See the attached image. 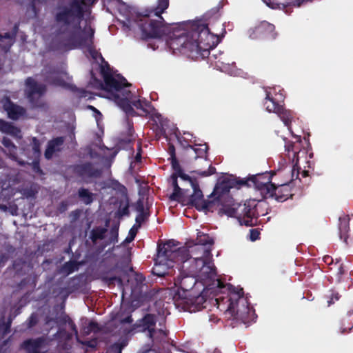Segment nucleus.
Wrapping results in <instances>:
<instances>
[{"label": "nucleus", "mask_w": 353, "mask_h": 353, "mask_svg": "<svg viewBox=\"0 0 353 353\" xmlns=\"http://www.w3.org/2000/svg\"><path fill=\"white\" fill-rule=\"evenodd\" d=\"M85 6L86 0H70L67 4L57 8L54 16V21L59 26L57 34H68L69 37L66 43L58 45L53 43V50L92 47L94 29L90 25L81 29L80 26L85 15Z\"/></svg>", "instance_id": "1"}, {"label": "nucleus", "mask_w": 353, "mask_h": 353, "mask_svg": "<svg viewBox=\"0 0 353 353\" xmlns=\"http://www.w3.org/2000/svg\"><path fill=\"white\" fill-rule=\"evenodd\" d=\"M178 38L171 40L170 43L181 54L193 60L208 58L212 65L218 68L229 65L223 52H213L214 50V35L210 32L208 25L192 23L190 27L189 34H177Z\"/></svg>", "instance_id": "2"}, {"label": "nucleus", "mask_w": 353, "mask_h": 353, "mask_svg": "<svg viewBox=\"0 0 353 353\" xmlns=\"http://www.w3.org/2000/svg\"><path fill=\"white\" fill-rule=\"evenodd\" d=\"M163 13L159 14L156 6L150 10L143 12H137L134 22L141 32L143 39L161 38L167 37L166 43L169 48L175 53L177 50L172 48L170 41L178 38L177 34H189L190 28L188 30L181 28H172L165 23Z\"/></svg>", "instance_id": "3"}, {"label": "nucleus", "mask_w": 353, "mask_h": 353, "mask_svg": "<svg viewBox=\"0 0 353 353\" xmlns=\"http://www.w3.org/2000/svg\"><path fill=\"white\" fill-rule=\"evenodd\" d=\"M174 241H168L163 244H158L157 254L154 259L152 273L159 277L172 274L174 264L185 262L188 253L185 247L176 248Z\"/></svg>", "instance_id": "4"}, {"label": "nucleus", "mask_w": 353, "mask_h": 353, "mask_svg": "<svg viewBox=\"0 0 353 353\" xmlns=\"http://www.w3.org/2000/svg\"><path fill=\"white\" fill-rule=\"evenodd\" d=\"M196 241V243L192 246L190 252L193 253L195 250H199L201 254L194 257L196 265L195 266H191L189 270L192 272H196L201 271L203 268H205L210 270V277L214 276L216 274L215 270L210 265H207L208 261L212 256L211 249L205 247L206 245L212 246L214 244L213 238L208 234L199 232Z\"/></svg>", "instance_id": "5"}, {"label": "nucleus", "mask_w": 353, "mask_h": 353, "mask_svg": "<svg viewBox=\"0 0 353 353\" xmlns=\"http://www.w3.org/2000/svg\"><path fill=\"white\" fill-rule=\"evenodd\" d=\"M176 268L179 270V274L174 278V285L178 288L176 295L183 299L198 288L197 280L194 276L196 273H191L186 268H183L180 263Z\"/></svg>", "instance_id": "6"}, {"label": "nucleus", "mask_w": 353, "mask_h": 353, "mask_svg": "<svg viewBox=\"0 0 353 353\" xmlns=\"http://www.w3.org/2000/svg\"><path fill=\"white\" fill-rule=\"evenodd\" d=\"M236 219L241 225L253 226L257 220L256 204L254 200H249L243 204L238 203L236 209Z\"/></svg>", "instance_id": "7"}, {"label": "nucleus", "mask_w": 353, "mask_h": 353, "mask_svg": "<svg viewBox=\"0 0 353 353\" xmlns=\"http://www.w3.org/2000/svg\"><path fill=\"white\" fill-rule=\"evenodd\" d=\"M274 175H275L274 172H266L250 176V181H251L252 186L260 192L262 197L264 199L271 196L270 194L275 184V183L272 182Z\"/></svg>", "instance_id": "8"}, {"label": "nucleus", "mask_w": 353, "mask_h": 353, "mask_svg": "<svg viewBox=\"0 0 353 353\" xmlns=\"http://www.w3.org/2000/svg\"><path fill=\"white\" fill-rule=\"evenodd\" d=\"M228 290L230 292L228 301L230 303L228 307V310L232 314L235 319H241L243 323H245L248 321V319L244 317L245 312H243L239 306V302L243 301V300H241L243 297V289L236 288L230 284L228 285Z\"/></svg>", "instance_id": "9"}, {"label": "nucleus", "mask_w": 353, "mask_h": 353, "mask_svg": "<svg viewBox=\"0 0 353 353\" xmlns=\"http://www.w3.org/2000/svg\"><path fill=\"white\" fill-rule=\"evenodd\" d=\"M120 80L116 79L112 74H107L103 72V81H101L94 78V81L97 84V87L101 90L106 91H116L121 92L124 90L125 87L130 86V84L127 82V80L120 74L118 75Z\"/></svg>", "instance_id": "10"}, {"label": "nucleus", "mask_w": 353, "mask_h": 353, "mask_svg": "<svg viewBox=\"0 0 353 353\" xmlns=\"http://www.w3.org/2000/svg\"><path fill=\"white\" fill-rule=\"evenodd\" d=\"M26 96L29 102L33 107H41L40 98L46 92V85L39 84L33 78L28 77L26 79Z\"/></svg>", "instance_id": "11"}, {"label": "nucleus", "mask_w": 353, "mask_h": 353, "mask_svg": "<svg viewBox=\"0 0 353 353\" xmlns=\"http://www.w3.org/2000/svg\"><path fill=\"white\" fill-rule=\"evenodd\" d=\"M148 336L151 340V342L144 345L139 353H148L152 350L153 347L159 350L164 343L168 341V332L162 328L150 330Z\"/></svg>", "instance_id": "12"}, {"label": "nucleus", "mask_w": 353, "mask_h": 353, "mask_svg": "<svg viewBox=\"0 0 353 353\" xmlns=\"http://www.w3.org/2000/svg\"><path fill=\"white\" fill-rule=\"evenodd\" d=\"M193 193L189 199L188 204L195 207L199 211H212L215 205V201L205 200L203 198L202 191L199 188V183H195L192 187Z\"/></svg>", "instance_id": "13"}, {"label": "nucleus", "mask_w": 353, "mask_h": 353, "mask_svg": "<svg viewBox=\"0 0 353 353\" xmlns=\"http://www.w3.org/2000/svg\"><path fill=\"white\" fill-rule=\"evenodd\" d=\"M207 293L208 292L205 291V288H203L201 292L199 290L198 291L195 290L191 294H188L182 300H184V302L190 305L192 311H199L206 307L204 304L207 301Z\"/></svg>", "instance_id": "14"}, {"label": "nucleus", "mask_w": 353, "mask_h": 353, "mask_svg": "<svg viewBox=\"0 0 353 353\" xmlns=\"http://www.w3.org/2000/svg\"><path fill=\"white\" fill-rule=\"evenodd\" d=\"M270 194H271L270 198H274L279 202L292 198L293 196L292 181H286L282 183H275Z\"/></svg>", "instance_id": "15"}, {"label": "nucleus", "mask_w": 353, "mask_h": 353, "mask_svg": "<svg viewBox=\"0 0 353 353\" xmlns=\"http://www.w3.org/2000/svg\"><path fill=\"white\" fill-rule=\"evenodd\" d=\"M48 345L46 337L42 336L36 339H28L23 341L21 348L26 351V353H47V351L40 350Z\"/></svg>", "instance_id": "16"}, {"label": "nucleus", "mask_w": 353, "mask_h": 353, "mask_svg": "<svg viewBox=\"0 0 353 353\" xmlns=\"http://www.w3.org/2000/svg\"><path fill=\"white\" fill-rule=\"evenodd\" d=\"M156 322V316L154 314H147L141 320L134 323L132 328L125 330V333L128 334L135 330H138L140 332L148 331V334H149L150 330L155 329Z\"/></svg>", "instance_id": "17"}, {"label": "nucleus", "mask_w": 353, "mask_h": 353, "mask_svg": "<svg viewBox=\"0 0 353 353\" xmlns=\"http://www.w3.org/2000/svg\"><path fill=\"white\" fill-rule=\"evenodd\" d=\"M234 187V180L225 178L221 181H219L213 190L212 194L216 198L214 201L215 202H221L225 196H228L230 190Z\"/></svg>", "instance_id": "18"}, {"label": "nucleus", "mask_w": 353, "mask_h": 353, "mask_svg": "<svg viewBox=\"0 0 353 353\" xmlns=\"http://www.w3.org/2000/svg\"><path fill=\"white\" fill-rule=\"evenodd\" d=\"M73 172L81 177L99 178L101 175V171L95 168L90 162L74 165Z\"/></svg>", "instance_id": "19"}, {"label": "nucleus", "mask_w": 353, "mask_h": 353, "mask_svg": "<svg viewBox=\"0 0 353 353\" xmlns=\"http://www.w3.org/2000/svg\"><path fill=\"white\" fill-rule=\"evenodd\" d=\"M123 97H121L119 94L114 95V101L117 105L129 116L136 117L138 114L132 107V103L129 100L131 95L130 90H124L122 91Z\"/></svg>", "instance_id": "20"}, {"label": "nucleus", "mask_w": 353, "mask_h": 353, "mask_svg": "<svg viewBox=\"0 0 353 353\" xmlns=\"http://www.w3.org/2000/svg\"><path fill=\"white\" fill-rule=\"evenodd\" d=\"M132 105L137 109L140 110L142 112L139 114L140 116L148 117L150 115L152 117L156 116L157 117L161 116L159 113L155 112L156 109L151 102L145 99L135 100L132 102Z\"/></svg>", "instance_id": "21"}, {"label": "nucleus", "mask_w": 353, "mask_h": 353, "mask_svg": "<svg viewBox=\"0 0 353 353\" xmlns=\"http://www.w3.org/2000/svg\"><path fill=\"white\" fill-rule=\"evenodd\" d=\"M65 138L63 137H57L50 140L48 142L46 149L44 152L45 158L50 160L52 158L54 154L61 150L63 145Z\"/></svg>", "instance_id": "22"}, {"label": "nucleus", "mask_w": 353, "mask_h": 353, "mask_svg": "<svg viewBox=\"0 0 353 353\" xmlns=\"http://www.w3.org/2000/svg\"><path fill=\"white\" fill-rule=\"evenodd\" d=\"M3 108L7 112L8 117L12 120L18 119L24 113V109L14 103H13L10 99H8L7 102L4 103Z\"/></svg>", "instance_id": "23"}, {"label": "nucleus", "mask_w": 353, "mask_h": 353, "mask_svg": "<svg viewBox=\"0 0 353 353\" xmlns=\"http://www.w3.org/2000/svg\"><path fill=\"white\" fill-rule=\"evenodd\" d=\"M339 230L340 239L343 240L346 245H348L347 239L350 232V218L348 216L345 215L339 218Z\"/></svg>", "instance_id": "24"}, {"label": "nucleus", "mask_w": 353, "mask_h": 353, "mask_svg": "<svg viewBox=\"0 0 353 353\" xmlns=\"http://www.w3.org/2000/svg\"><path fill=\"white\" fill-rule=\"evenodd\" d=\"M256 32L258 34H263L265 37H270L272 39H274L276 35L274 26L267 21H262L256 28Z\"/></svg>", "instance_id": "25"}, {"label": "nucleus", "mask_w": 353, "mask_h": 353, "mask_svg": "<svg viewBox=\"0 0 353 353\" xmlns=\"http://www.w3.org/2000/svg\"><path fill=\"white\" fill-rule=\"evenodd\" d=\"M0 132L14 137H19L21 134L19 128L1 119H0Z\"/></svg>", "instance_id": "26"}, {"label": "nucleus", "mask_w": 353, "mask_h": 353, "mask_svg": "<svg viewBox=\"0 0 353 353\" xmlns=\"http://www.w3.org/2000/svg\"><path fill=\"white\" fill-rule=\"evenodd\" d=\"M276 114L279 117L285 126L288 128L290 127L292 121L294 118V114L291 110H287L281 105L280 109H279V111L276 112Z\"/></svg>", "instance_id": "27"}, {"label": "nucleus", "mask_w": 353, "mask_h": 353, "mask_svg": "<svg viewBox=\"0 0 353 353\" xmlns=\"http://www.w3.org/2000/svg\"><path fill=\"white\" fill-rule=\"evenodd\" d=\"M265 100L264 103L267 111L276 114L282 105L276 101V100L271 96V93L270 92H266Z\"/></svg>", "instance_id": "28"}, {"label": "nucleus", "mask_w": 353, "mask_h": 353, "mask_svg": "<svg viewBox=\"0 0 353 353\" xmlns=\"http://www.w3.org/2000/svg\"><path fill=\"white\" fill-rule=\"evenodd\" d=\"M192 248V246L190 247L189 249H187L186 248H185L188 253V256L185 262H180V263L182 264V268H186L190 272V271L189 270V268L191 266H195V265H196V262H195L194 257L196 255H201V251L199 250H195L194 252L193 253H192L190 252ZM199 272L200 271H198L196 273H199ZM191 273H192V272H191Z\"/></svg>", "instance_id": "29"}, {"label": "nucleus", "mask_w": 353, "mask_h": 353, "mask_svg": "<svg viewBox=\"0 0 353 353\" xmlns=\"http://www.w3.org/2000/svg\"><path fill=\"white\" fill-rule=\"evenodd\" d=\"M179 141L181 142L184 148H190L194 150L196 154L195 158H202L206 157L207 150L208 149V145L206 143L203 145H195L194 146H192L188 143H186L185 145L183 144L180 139H179Z\"/></svg>", "instance_id": "30"}, {"label": "nucleus", "mask_w": 353, "mask_h": 353, "mask_svg": "<svg viewBox=\"0 0 353 353\" xmlns=\"http://www.w3.org/2000/svg\"><path fill=\"white\" fill-rule=\"evenodd\" d=\"M2 144L6 148L8 152V155L12 159H16L17 157V147L13 142L8 138L3 137L2 139Z\"/></svg>", "instance_id": "31"}, {"label": "nucleus", "mask_w": 353, "mask_h": 353, "mask_svg": "<svg viewBox=\"0 0 353 353\" xmlns=\"http://www.w3.org/2000/svg\"><path fill=\"white\" fill-rule=\"evenodd\" d=\"M81 265L80 262L74 260H70L65 262L61 267V271L65 275H69L75 271H77Z\"/></svg>", "instance_id": "32"}, {"label": "nucleus", "mask_w": 353, "mask_h": 353, "mask_svg": "<svg viewBox=\"0 0 353 353\" xmlns=\"http://www.w3.org/2000/svg\"><path fill=\"white\" fill-rule=\"evenodd\" d=\"M237 203H234L233 201H230L229 204H223L220 208L219 212L222 214H226L230 217H234L236 219V209Z\"/></svg>", "instance_id": "33"}, {"label": "nucleus", "mask_w": 353, "mask_h": 353, "mask_svg": "<svg viewBox=\"0 0 353 353\" xmlns=\"http://www.w3.org/2000/svg\"><path fill=\"white\" fill-rule=\"evenodd\" d=\"M106 232V228L102 227H96L91 230L90 238L93 243H96L97 240L103 239Z\"/></svg>", "instance_id": "34"}, {"label": "nucleus", "mask_w": 353, "mask_h": 353, "mask_svg": "<svg viewBox=\"0 0 353 353\" xmlns=\"http://www.w3.org/2000/svg\"><path fill=\"white\" fill-rule=\"evenodd\" d=\"M79 197L86 205H89L93 201V194L88 189L80 188L78 190Z\"/></svg>", "instance_id": "35"}, {"label": "nucleus", "mask_w": 353, "mask_h": 353, "mask_svg": "<svg viewBox=\"0 0 353 353\" xmlns=\"http://www.w3.org/2000/svg\"><path fill=\"white\" fill-rule=\"evenodd\" d=\"M341 297V295L338 291L334 289H331L327 291L325 294V298L327 300V306H330L334 304L336 301H338Z\"/></svg>", "instance_id": "36"}, {"label": "nucleus", "mask_w": 353, "mask_h": 353, "mask_svg": "<svg viewBox=\"0 0 353 353\" xmlns=\"http://www.w3.org/2000/svg\"><path fill=\"white\" fill-rule=\"evenodd\" d=\"M12 321L11 317H9L7 322H5L3 320L0 321V339L4 338L10 332Z\"/></svg>", "instance_id": "37"}, {"label": "nucleus", "mask_w": 353, "mask_h": 353, "mask_svg": "<svg viewBox=\"0 0 353 353\" xmlns=\"http://www.w3.org/2000/svg\"><path fill=\"white\" fill-rule=\"evenodd\" d=\"M31 146L33 155L35 157H39L41 154V143L39 139L36 137H32L31 141Z\"/></svg>", "instance_id": "38"}, {"label": "nucleus", "mask_w": 353, "mask_h": 353, "mask_svg": "<svg viewBox=\"0 0 353 353\" xmlns=\"http://www.w3.org/2000/svg\"><path fill=\"white\" fill-rule=\"evenodd\" d=\"M169 0H157L156 10L159 14L163 13L169 7Z\"/></svg>", "instance_id": "39"}, {"label": "nucleus", "mask_w": 353, "mask_h": 353, "mask_svg": "<svg viewBox=\"0 0 353 353\" xmlns=\"http://www.w3.org/2000/svg\"><path fill=\"white\" fill-rule=\"evenodd\" d=\"M101 328L100 327L98 323L95 321H90L87 327V330L85 331L86 334H90V332L98 333L101 332Z\"/></svg>", "instance_id": "40"}, {"label": "nucleus", "mask_w": 353, "mask_h": 353, "mask_svg": "<svg viewBox=\"0 0 353 353\" xmlns=\"http://www.w3.org/2000/svg\"><path fill=\"white\" fill-rule=\"evenodd\" d=\"M103 280L108 283V285H114V282H117L119 285H123L122 279L118 276H103Z\"/></svg>", "instance_id": "41"}, {"label": "nucleus", "mask_w": 353, "mask_h": 353, "mask_svg": "<svg viewBox=\"0 0 353 353\" xmlns=\"http://www.w3.org/2000/svg\"><path fill=\"white\" fill-rule=\"evenodd\" d=\"M174 174L177 176V177H180L181 179L190 182L192 188L193 187V185H195V183H198L196 179H192L189 175L185 174L183 170L179 173Z\"/></svg>", "instance_id": "42"}, {"label": "nucleus", "mask_w": 353, "mask_h": 353, "mask_svg": "<svg viewBox=\"0 0 353 353\" xmlns=\"http://www.w3.org/2000/svg\"><path fill=\"white\" fill-rule=\"evenodd\" d=\"M284 140H285V150L288 151V152H292L293 157H295V156L297 154V151L294 149V147H295L294 143H293L290 141H288L285 139Z\"/></svg>", "instance_id": "43"}, {"label": "nucleus", "mask_w": 353, "mask_h": 353, "mask_svg": "<svg viewBox=\"0 0 353 353\" xmlns=\"http://www.w3.org/2000/svg\"><path fill=\"white\" fill-rule=\"evenodd\" d=\"M117 215L119 217H122L123 216H129L130 210H129V203H126L125 205L121 208V206L117 210Z\"/></svg>", "instance_id": "44"}, {"label": "nucleus", "mask_w": 353, "mask_h": 353, "mask_svg": "<svg viewBox=\"0 0 353 353\" xmlns=\"http://www.w3.org/2000/svg\"><path fill=\"white\" fill-rule=\"evenodd\" d=\"M170 160H171V165L174 170V173L181 172L183 170V169L181 168L176 157L170 159Z\"/></svg>", "instance_id": "45"}, {"label": "nucleus", "mask_w": 353, "mask_h": 353, "mask_svg": "<svg viewBox=\"0 0 353 353\" xmlns=\"http://www.w3.org/2000/svg\"><path fill=\"white\" fill-rule=\"evenodd\" d=\"M139 228V227H137V224L132 226V228L129 231L128 236L125 239L126 241L130 242L134 240L137 235V230Z\"/></svg>", "instance_id": "46"}, {"label": "nucleus", "mask_w": 353, "mask_h": 353, "mask_svg": "<svg viewBox=\"0 0 353 353\" xmlns=\"http://www.w3.org/2000/svg\"><path fill=\"white\" fill-rule=\"evenodd\" d=\"M148 216V214L147 212L143 213H139L135 219L136 224L137 225V227H141L142 223H143Z\"/></svg>", "instance_id": "47"}, {"label": "nucleus", "mask_w": 353, "mask_h": 353, "mask_svg": "<svg viewBox=\"0 0 353 353\" xmlns=\"http://www.w3.org/2000/svg\"><path fill=\"white\" fill-rule=\"evenodd\" d=\"M135 210L138 213H143L145 212L144 203L142 199H139L134 204Z\"/></svg>", "instance_id": "48"}, {"label": "nucleus", "mask_w": 353, "mask_h": 353, "mask_svg": "<svg viewBox=\"0 0 353 353\" xmlns=\"http://www.w3.org/2000/svg\"><path fill=\"white\" fill-rule=\"evenodd\" d=\"M197 174L201 176H211L216 172V168L212 165H210L208 170L202 171V172H196Z\"/></svg>", "instance_id": "49"}, {"label": "nucleus", "mask_w": 353, "mask_h": 353, "mask_svg": "<svg viewBox=\"0 0 353 353\" xmlns=\"http://www.w3.org/2000/svg\"><path fill=\"white\" fill-rule=\"evenodd\" d=\"M260 232L259 229L250 230V239L252 241H255L260 239Z\"/></svg>", "instance_id": "50"}, {"label": "nucleus", "mask_w": 353, "mask_h": 353, "mask_svg": "<svg viewBox=\"0 0 353 353\" xmlns=\"http://www.w3.org/2000/svg\"><path fill=\"white\" fill-rule=\"evenodd\" d=\"M134 279L137 283V286L141 288L145 280V276L140 273H136L134 275Z\"/></svg>", "instance_id": "51"}, {"label": "nucleus", "mask_w": 353, "mask_h": 353, "mask_svg": "<svg viewBox=\"0 0 353 353\" xmlns=\"http://www.w3.org/2000/svg\"><path fill=\"white\" fill-rule=\"evenodd\" d=\"M239 185V186L242 185H246L248 187H252V183H251V181H250V177H248L247 179H239L234 181V187Z\"/></svg>", "instance_id": "52"}, {"label": "nucleus", "mask_w": 353, "mask_h": 353, "mask_svg": "<svg viewBox=\"0 0 353 353\" xmlns=\"http://www.w3.org/2000/svg\"><path fill=\"white\" fill-rule=\"evenodd\" d=\"M64 321L66 323H68L69 326L70 327L71 330L75 333L77 334V329L76 327L75 323L73 322V321L68 316H65L64 318Z\"/></svg>", "instance_id": "53"}, {"label": "nucleus", "mask_w": 353, "mask_h": 353, "mask_svg": "<svg viewBox=\"0 0 353 353\" xmlns=\"http://www.w3.org/2000/svg\"><path fill=\"white\" fill-rule=\"evenodd\" d=\"M181 196H182V191L181 192H173L170 196V199L172 201H179Z\"/></svg>", "instance_id": "54"}, {"label": "nucleus", "mask_w": 353, "mask_h": 353, "mask_svg": "<svg viewBox=\"0 0 353 353\" xmlns=\"http://www.w3.org/2000/svg\"><path fill=\"white\" fill-rule=\"evenodd\" d=\"M81 343L85 346H88L89 347H92V348H94L97 345V341L96 339L91 340V341H81Z\"/></svg>", "instance_id": "55"}, {"label": "nucleus", "mask_w": 353, "mask_h": 353, "mask_svg": "<svg viewBox=\"0 0 353 353\" xmlns=\"http://www.w3.org/2000/svg\"><path fill=\"white\" fill-rule=\"evenodd\" d=\"M168 153H169V154L170 156V159L176 157V152H175V147L171 143H168Z\"/></svg>", "instance_id": "56"}, {"label": "nucleus", "mask_w": 353, "mask_h": 353, "mask_svg": "<svg viewBox=\"0 0 353 353\" xmlns=\"http://www.w3.org/2000/svg\"><path fill=\"white\" fill-rule=\"evenodd\" d=\"M37 323V316L34 314H32L28 319V327H32Z\"/></svg>", "instance_id": "57"}, {"label": "nucleus", "mask_w": 353, "mask_h": 353, "mask_svg": "<svg viewBox=\"0 0 353 353\" xmlns=\"http://www.w3.org/2000/svg\"><path fill=\"white\" fill-rule=\"evenodd\" d=\"M103 72L105 73L107 72V74H112L110 65L108 63H106L105 65H101V75L103 77Z\"/></svg>", "instance_id": "58"}, {"label": "nucleus", "mask_w": 353, "mask_h": 353, "mask_svg": "<svg viewBox=\"0 0 353 353\" xmlns=\"http://www.w3.org/2000/svg\"><path fill=\"white\" fill-rule=\"evenodd\" d=\"M8 260V254L0 252V266L4 265V264L6 263V262Z\"/></svg>", "instance_id": "59"}, {"label": "nucleus", "mask_w": 353, "mask_h": 353, "mask_svg": "<svg viewBox=\"0 0 353 353\" xmlns=\"http://www.w3.org/2000/svg\"><path fill=\"white\" fill-rule=\"evenodd\" d=\"M51 83L55 85H63L64 80L61 78L56 77L52 79Z\"/></svg>", "instance_id": "60"}, {"label": "nucleus", "mask_w": 353, "mask_h": 353, "mask_svg": "<svg viewBox=\"0 0 353 353\" xmlns=\"http://www.w3.org/2000/svg\"><path fill=\"white\" fill-rule=\"evenodd\" d=\"M118 238V231L117 230H114L113 228L111 230V237L110 241L114 242L117 241Z\"/></svg>", "instance_id": "61"}, {"label": "nucleus", "mask_w": 353, "mask_h": 353, "mask_svg": "<svg viewBox=\"0 0 353 353\" xmlns=\"http://www.w3.org/2000/svg\"><path fill=\"white\" fill-rule=\"evenodd\" d=\"M323 261L325 263H326L328 265H332L334 262L332 257L329 255L324 256L323 258Z\"/></svg>", "instance_id": "62"}, {"label": "nucleus", "mask_w": 353, "mask_h": 353, "mask_svg": "<svg viewBox=\"0 0 353 353\" xmlns=\"http://www.w3.org/2000/svg\"><path fill=\"white\" fill-rule=\"evenodd\" d=\"M132 322L133 319L131 315H128L121 320V323H132Z\"/></svg>", "instance_id": "63"}, {"label": "nucleus", "mask_w": 353, "mask_h": 353, "mask_svg": "<svg viewBox=\"0 0 353 353\" xmlns=\"http://www.w3.org/2000/svg\"><path fill=\"white\" fill-rule=\"evenodd\" d=\"M177 179V176L174 173H172V174L171 175V179L173 188H175L176 186L179 185Z\"/></svg>", "instance_id": "64"}]
</instances>
